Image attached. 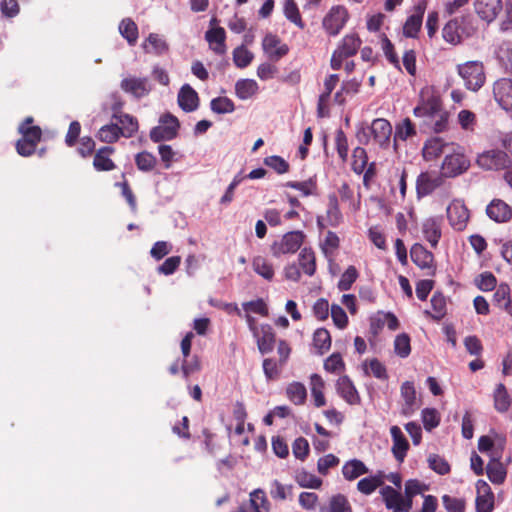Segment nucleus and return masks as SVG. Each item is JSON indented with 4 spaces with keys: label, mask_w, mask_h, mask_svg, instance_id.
<instances>
[{
    "label": "nucleus",
    "mask_w": 512,
    "mask_h": 512,
    "mask_svg": "<svg viewBox=\"0 0 512 512\" xmlns=\"http://www.w3.org/2000/svg\"><path fill=\"white\" fill-rule=\"evenodd\" d=\"M287 398L295 405H303L307 398V390L301 382H292L286 388Z\"/></svg>",
    "instance_id": "4c0bfd02"
},
{
    "label": "nucleus",
    "mask_w": 512,
    "mask_h": 512,
    "mask_svg": "<svg viewBox=\"0 0 512 512\" xmlns=\"http://www.w3.org/2000/svg\"><path fill=\"white\" fill-rule=\"evenodd\" d=\"M493 94L496 102L506 111L512 109V80L498 79L493 85Z\"/></svg>",
    "instance_id": "ddd939ff"
},
{
    "label": "nucleus",
    "mask_w": 512,
    "mask_h": 512,
    "mask_svg": "<svg viewBox=\"0 0 512 512\" xmlns=\"http://www.w3.org/2000/svg\"><path fill=\"white\" fill-rule=\"evenodd\" d=\"M433 313L426 311V314L434 320L440 321L446 315V298L440 292H435L430 300Z\"/></svg>",
    "instance_id": "79ce46f5"
},
{
    "label": "nucleus",
    "mask_w": 512,
    "mask_h": 512,
    "mask_svg": "<svg viewBox=\"0 0 512 512\" xmlns=\"http://www.w3.org/2000/svg\"><path fill=\"white\" fill-rule=\"evenodd\" d=\"M253 270L264 279L270 281L274 277V269L273 266L269 263V261L262 257L257 256L253 259L252 262Z\"/></svg>",
    "instance_id": "8fccbe9b"
},
{
    "label": "nucleus",
    "mask_w": 512,
    "mask_h": 512,
    "mask_svg": "<svg viewBox=\"0 0 512 512\" xmlns=\"http://www.w3.org/2000/svg\"><path fill=\"white\" fill-rule=\"evenodd\" d=\"M478 495L476 497L477 512H492L494 509V494L490 486L483 480L477 482Z\"/></svg>",
    "instance_id": "6ab92c4d"
},
{
    "label": "nucleus",
    "mask_w": 512,
    "mask_h": 512,
    "mask_svg": "<svg viewBox=\"0 0 512 512\" xmlns=\"http://www.w3.org/2000/svg\"><path fill=\"white\" fill-rule=\"evenodd\" d=\"M427 461L429 468L439 475H446L451 470L449 463L438 454H430Z\"/></svg>",
    "instance_id": "774afa93"
},
{
    "label": "nucleus",
    "mask_w": 512,
    "mask_h": 512,
    "mask_svg": "<svg viewBox=\"0 0 512 512\" xmlns=\"http://www.w3.org/2000/svg\"><path fill=\"white\" fill-rule=\"evenodd\" d=\"M368 471L367 466L358 459L349 460L342 467L343 476L348 481H353Z\"/></svg>",
    "instance_id": "2f4dec72"
},
{
    "label": "nucleus",
    "mask_w": 512,
    "mask_h": 512,
    "mask_svg": "<svg viewBox=\"0 0 512 512\" xmlns=\"http://www.w3.org/2000/svg\"><path fill=\"white\" fill-rule=\"evenodd\" d=\"M494 407L498 412H506L510 407V397L503 384H499L494 393Z\"/></svg>",
    "instance_id": "5fc2aeb1"
},
{
    "label": "nucleus",
    "mask_w": 512,
    "mask_h": 512,
    "mask_svg": "<svg viewBox=\"0 0 512 512\" xmlns=\"http://www.w3.org/2000/svg\"><path fill=\"white\" fill-rule=\"evenodd\" d=\"M362 41L356 33L347 34L343 37L337 50L346 58L352 57L357 54Z\"/></svg>",
    "instance_id": "7c9ffc66"
},
{
    "label": "nucleus",
    "mask_w": 512,
    "mask_h": 512,
    "mask_svg": "<svg viewBox=\"0 0 512 512\" xmlns=\"http://www.w3.org/2000/svg\"><path fill=\"white\" fill-rule=\"evenodd\" d=\"M510 287L506 283L498 285L496 291L493 294V304L498 308L504 310L511 301Z\"/></svg>",
    "instance_id": "13d9d810"
},
{
    "label": "nucleus",
    "mask_w": 512,
    "mask_h": 512,
    "mask_svg": "<svg viewBox=\"0 0 512 512\" xmlns=\"http://www.w3.org/2000/svg\"><path fill=\"white\" fill-rule=\"evenodd\" d=\"M348 16V11L344 6H334L323 18L322 26L329 35L336 36L345 26Z\"/></svg>",
    "instance_id": "6e6552de"
},
{
    "label": "nucleus",
    "mask_w": 512,
    "mask_h": 512,
    "mask_svg": "<svg viewBox=\"0 0 512 512\" xmlns=\"http://www.w3.org/2000/svg\"><path fill=\"white\" fill-rule=\"evenodd\" d=\"M121 130L119 128V125L117 123L107 124L102 126L96 137L104 143L107 144H113L119 140V138L122 136Z\"/></svg>",
    "instance_id": "ea45409f"
},
{
    "label": "nucleus",
    "mask_w": 512,
    "mask_h": 512,
    "mask_svg": "<svg viewBox=\"0 0 512 512\" xmlns=\"http://www.w3.org/2000/svg\"><path fill=\"white\" fill-rule=\"evenodd\" d=\"M254 55L245 46L241 45L233 51V61L238 68L247 67L253 60Z\"/></svg>",
    "instance_id": "e2e57ef3"
},
{
    "label": "nucleus",
    "mask_w": 512,
    "mask_h": 512,
    "mask_svg": "<svg viewBox=\"0 0 512 512\" xmlns=\"http://www.w3.org/2000/svg\"><path fill=\"white\" fill-rule=\"evenodd\" d=\"M146 42L148 43L149 46H151V49H149L148 46L144 44V49L148 53L162 55L166 53L169 49V46L166 43V41L156 33H151L146 39Z\"/></svg>",
    "instance_id": "de8ad7c7"
},
{
    "label": "nucleus",
    "mask_w": 512,
    "mask_h": 512,
    "mask_svg": "<svg viewBox=\"0 0 512 512\" xmlns=\"http://www.w3.org/2000/svg\"><path fill=\"white\" fill-rule=\"evenodd\" d=\"M211 110L217 114L232 113L235 110L234 102L228 97H217L210 102Z\"/></svg>",
    "instance_id": "052dcab7"
},
{
    "label": "nucleus",
    "mask_w": 512,
    "mask_h": 512,
    "mask_svg": "<svg viewBox=\"0 0 512 512\" xmlns=\"http://www.w3.org/2000/svg\"><path fill=\"white\" fill-rule=\"evenodd\" d=\"M486 473L494 484H502L505 481L506 469L499 460H491L486 467Z\"/></svg>",
    "instance_id": "37998d69"
},
{
    "label": "nucleus",
    "mask_w": 512,
    "mask_h": 512,
    "mask_svg": "<svg viewBox=\"0 0 512 512\" xmlns=\"http://www.w3.org/2000/svg\"><path fill=\"white\" fill-rule=\"evenodd\" d=\"M335 148L342 162H346L348 159L349 144L348 138L342 129H338L335 132Z\"/></svg>",
    "instance_id": "680f3d73"
},
{
    "label": "nucleus",
    "mask_w": 512,
    "mask_h": 512,
    "mask_svg": "<svg viewBox=\"0 0 512 512\" xmlns=\"http://www.w3.org/2000/svg\"><path fill=\"white\" fill-rule=\"evenodd\" d=\"M445 143L444 141L439 138L435 137L428 141H426L424 148H423V154L424 157L427 159H435L439 157L444 150Z\"/></svg>",
    "instance_id": "603ef678"
},
{
    "label": "nucleus",
    "mask_w": 512,
    "mask_h": 512,
    "mask_svg": "<svg viewBox=\"0 0 512 512\" xmlns=\"http://www.w3.org/2000/svg\"><path fill=\"white\" fill-rule=\"evenodd\" d=\"M453 20L457 21V26L463 39L471 38L477 33V23L471 14L455 17Z\"/></svg>",
    "instance_id": "473e14b6"
},
{
    "label": "nucleus",
    "mask_w": 512,
    "mask_h": 512,
    "mask_svg": "<svg viewBox=\"0 0 512 512\" xmlns=\"http://www.w3.org/2000/svg\"><path fill=\"white\" fill-rule=\"evenodd\" d=\"M383 484V479L381 476H377V475H374V476H370V477H366V478H363L361 479L358 483H357V489L362 493V494H365V495H370L372 494L378 487L382 486Z\"/></svg>",
    "instance_id": "bf43d9fd"
},
{
    "label": "nucleus",
    "mask_w": 512,
    "mask_h": 512,
    "mask_svg": "<svg viewBox=\"0 0 512 512\" xmlns=\"http://www.w3.org/2000/svg\"><path fill=\"white\" fill-rule=\"evenodd\" d=\"M416 135L415 125L410 118L403 119L396 125L394 140L400 139L406 141L408 138Z\"/></svg>",
    "instance_id": "864d4df0"
},
{
    "label": "nucleus",
    "mask_w": 512,
    "mask_h": 512,
    "mask_svg": "<svg viewBox=\"0 0 512 512\" xmlns=\"http://www.w3.org/2000/svg\"><path fill=\"white\" fill-rule=\"evenodd\" d=\"M119 32L129 45H135L138 40V27L131 18L123 19L119 24Z\"/></svg>",
    "instance_id": "a19ab883"
},
{
    "label": "nucleus",
    "mask_w": 512,
    "mask_h": 512,
    "mask_svg": "<svg viewBox=\"0 0 512 512\" xmlns=\"http://www.w3.org/2000/svg\"><path fill=\"white\" fill-rule=\"evenodd\" d=\"M262 46L268 58L275 62L279 61L289 52L287 44L282 43L281 39L273 34H268L264 37Z\"/></svg>",
    "instance_id": "4468645a"
},
{
    "label": "nucleus",
    "mask_w": 512,
    "mask_h": 512,
    "mask_svg": "<svg viewBox=\"0 0 512 512\" xmlns=\"http://www.w3.org/2000/svg\"><path fill=\"white\" fill-rule=\"evenodd\" d=\"M337 393L350 405H359L361 397L351 379L347 376H341L336 382Z\"/></svg>",
    "instance_id": "f3484780"
},
{
    "label": "nucleus",
    "mask_w": 512,
    "mask_h": 512,
    "mask_svg": "<svg viewBox=\"0 0 512 512\" xmlns=\"http://www.w3.org/2000/svg\"><path fill=\"white\" fill-rule=\"evenodd\" d=\"M410 257L413 263L421 269L431 268L434 260L433 254L419 243H415L411 247Z\"/></svg>",
    "instance_id": "cd10ccee"
},
{
    "label": "nucleus",
    "mask_w": 512,
    "mask_h": 512,
    "mask_svg": "<svg viewBox=\"0 0 512 512\" xmlns=\"http://www.w3.org/2000/svg\"><path fill=\"white\" fill-rule=\"evenodd\" d=\"M444 178L442 173L438 174L434 171L421 172L416 179L417 198L421 199L432 194L443 185Z\"/></svg>",
    "instance_id": "423d86ee"
},
{
    "label": "nucleus",
    "mask_w": 512,
    "mask_h": 512,
    "mask_svg": "<svg viewBox=\"0 0 512 512\" xmlns=\"http://www.w3.org/2000/svg\"><path fill=\"white\" fill-rule=\"evenodd\" d=\"M297 483L304 488L318 489L322 485V479L307 471L296 474Z\"/></svg>",
    "instance_id": "0e129e2a"
},
{
    "label": "nucleus",
    "mask_w": 512,
    "mask_h": 512,
    "mask_svg": "<svg viewBox=\"0 0 512 512\" xmlns=\"http://www.w3.org/2000/svg\"><path fill=\"white\" fill-rule=\"evenodd\" d=\"M474 8L477 15L487 23L493 22L502 11V0H475Z\"/></svg>",
    "instance_id": "2eb2a0df"
},
{
    "label": "nucleus",
    "mask_w": 512,
    "mask_h": 512,
    "mask_svg": "<svg viewBox=\"0 0 512 512\" xmlns=\"http://www.w3.org/2000/svg\"><path fill=\"white\" fill-rule=\"evenodd\" d=\"M486 213L497 223L508 222L512 218V208L501 199H493L487 206Z\"/></svg>",
    "instance_id": "aec40b11"
},
{
    "label": "nucleus",
    "mask_w": 512,
    "mask_h": 512,
    "mask_svg": "<svg viewBox=\"0 0 512 512\" xmlns=\"http://www.w3.org/2000/svg\"><path fill=\"white\" fill-rule=\"evenodd\" d=\"M447 218L454 230L462 231L469 220V210L462 200L454 199L446 209Z\"/></svg>",
    "instance_id": "9d476101"
},
{
    "label": "nucleus",
    "mask_w": 512,
    "mask_h": 512,
    "mask_svg": "<svg viewBox=\"0 0 512 512\" xmlns=\"http://www.w3.org/2000/svg\"><path fill=\"white\" fill-rule=\"evenodd\" d=\"M299 266L302 271L308 275L313 276L316 272V256L312 248L304 247L298 256Z\"/></svg>",
    "instance_id": "f704fd0d"
},
{
    "label": "nucleus",
    "mask_w": 512,
    "mask_h": 512,
    "mask_svg": "<svg viewBox=\"0 0 512 512\" xmlns=\"http://www.w3.org/2000/svg\"><path fill=\"white\" fill-rule=\"evenodd\" d=\"M115 152L112 146H104L97 150L93 159V166L97 171H111L115 169L116 165L110 158V155Z\"/></svg>",
    "instance_id": "bb28decb"
},
{
    "label": "nucleus",
    "mask_w": 512,
    "mask_h": 512,
    "mask_svg": "<svg viewBox=\"0 0 512 512\" xmlns=\"http://www.w3.org/2000/svg\"><path fill=\"white\" fill-rule=\"evenodd\" d=\"M121 106L122 105L120 103L113 105L112 118L117 121V124H120L119 128L122 131V136L125 138H130L134 136L139 129L138 120L130 114L123 113L121 111Z\"/></svg>",
    "instance_id": "f8f14e48"
},
{
    "label": "nucleus",
    "mask_w": 512,
    "mask_h": 512,
    "mask_svg": "<svg viewBox=\"0 0 512 512\" xmlns=\"http://www.w3.org/2000/svg\"><path fill=\"white\" fill-rule=\"evenodd\" d=\"M314 347L320 354L327 352L331 347V336L327 329L319 328L313 335Z\"/></svg>",
    "instance_id": "09e8293b"
},
{
    "label": "nucleus",
    "mask_w": 512,
    "mask_h": 512,
    "mask_svg": "<svg viewBox=\"0 0 512 512\" xmlns=\"http://www.w3.org/2000/svg\"><path fill=\"white\" fill-rule=\"evenodd\" d=\"M284 14L289 21L294 23L299 28L303 29L305 27L299 8L294 0H285Z\"/></svg>",
    "instance_id": "6e6d98bb"
},
{
    "label": "nucleus",
    "mask_w": 512,
    "mask_h": 512,
    "mask_svg": "<svg viewBox=\"0 0 512 512\" xmlns=\"http://www.w3.org/2000/svg\"><path fill=\"white\" fill-rule=\"evenodd\" d=\"M419 13L407 18L403 26V34L409 38H416L422 26L424 8L418 6Z\"/></svg>",
    "instance_id": "72a5a7b5"
},
{
    "label": "nucleus",
    "mask_w": 512,
    "mask_h": 512,
    "mask_svg": "<svg viewBox=\"0 0 512 512\" xmlns=\"http://www.w3.org/2000/svg\"><path fill=\"white\" fill-rule=\"evenodd\" d=\"M135 164L140 171L150 172L155 168L157 159L152 153L148 151H142L136 154Z\"/></svg>",
    "instance_id": "4d7b16f0"
},
{
    "label": "nucleus",
    "mask_w": 512,
    "mask_h": 512,
    "mask_svg": "<svg viewBox=\"0 0 512 512\" xmlns=\"http://www.w3.org/2000/svg\"><path fill=\"white\" fill-rule=\"evenodd\" d=\"M179 128L178 118L167 112L160 116L159 124L150 130L149 137L154 143L170 141L177 137Z\"/></svg>",
    "instance_id": "7ed1b4c3"
},
{
    "label": "nucleus",
    "mask_w": 512,
    "mask_h": 512,
    "mask_svg": "<svg viewBox=\"0 0 512 512\" xmlns=\"http://www.w3.org/2000/svg\"><path fill=\"white\" fill-rule=\"evenodd\" d=\"M477 163L486 170H501L509 166L510 160L507 153L500 150H490L479 155Z\"/></svg>",
    "instance_id": "9b49d317"
},
{
    "label": "nucleus",
    "mask_w": 512,
    "mask_h": 512,
    "mask_svg": "<svg viewBox=\"0 0 512 512\" xmlns=\"http://www.w3.org/2000/svg\"><path fill=\"white\" fill-rule=\"evenodd\" d=\"M311 395L316 407H322L326 404V399L323 393L325 382L319 374H312L310 377Z\"/></svg>",
    "instance_id": "c9c22d12"
},
{
    "label": "nucleus",
    "mask_w": 512,
    "mask_h": 512,
    "mask_svg": "<svg viewBox=\"0 0 512 512\" xmlns=\"http://www.w3.org/2000/svg\"><path fill=\"white\" fill-rule=\"evenodd\" d=\"M340 81L338 74H330L324 80V91L320 94L318 99V111L321 113L322 106L326 104L331 96V93L336 88Z\"/></svg>",
    "instance_id": "c03bdc74"
},
{
    "label": "nucleus",
    "mask_w": 512,
    "mask_h": 512,
    "mask_svg": "<svg viewBox=\"0 0 512 512\" xmlns=\"http://www.w3.org/2000/svg\"><path fill=\"white\" fill-rule=\"evenodd\" d=\"M365 373L372 374L375 378L386 380L388 378L386 367L376 358L365 363Z\"/></svg>",
    "instance_id": "338daca9"
},
{
    "label": "nucleus",
    "mask_w": 512,
    "mask_h": 512,
    "mask_svg": "<svg viewBox=\"0 0 512 512\" xmlns=\"http://www.w3.org/2000/svg\"><path fill=\"white\" fill-rule=\"evenodd\" d=\"M363 82V77H353L348 80H344L341 84V88L334 95V101L343 105L346 102V96L355 95L359 92Z\"/></svg>",
    "instance_id": "a878e982"
},
{
    "label": "nucleus",
    "mask_w": 512,
    "mask_h": 512,
    "mask_svg": "<svg viewBox=\"0 0 512 512\" xmlns=\"http://www.w3.org/2000/svg\"><path fill=\"white\" fill-rule=\"evenodd\" d=\"M305 235L302 231H290L282 239L272 245L274 256L295 253L302 245Z\"/></svg>",
    "instance_id": "1a4fd4ad"
},
{
    "label": "nucleus",
    "mask_w": 512,
    "mask_h": 512,
    "mask_svg": "<svg viewBox=\"0 0 512 512\" xmlns=\"http://www.w3.org/2000/svg\"><path fill=\"white\" fill-rule=\"evenodd\" d=\"M284 186L299 191L303 197L315 195L317 191V183L312 178L301 182L287 181Z\"/></svg>",
    "instance_id": "49530a36"
},
{
    "label": "nucleus",
    "mask_w": 512,
    "mask_h": 512,
    "mask_svg": "<svg viewBox=\"0 0 512 512\" xmlns=\"http://www.w3.org/2000/svg\"><path fill=\"white\" fill-rule=\"evenodd\" d=\"M416 118L422 119L421 126L435 133L447 129L449 113L445 110L439 91L431 85L419 92L417 105L413 109Z\"/></svg>",
    "instance_id": "f257e3e1"
},
{
    "label": "nucleus",
    "mask_w": 512,
    "mask_h": 512,
    "mask_svg": "<svg viewBox=\"0 0 512 512\" xmlns=\"http://www.w3.org/2000/svg\"><path fill=\"white\" fill-rule=\"evenodd\" d=\"M253 336L256 339L257 347L261 354H267L273 351L276 343V335L271 325H260L259 331Z\"/></svg>",
    "instance_id": "dca6fc26"
},
{
    "label": "nucleus",
    "mask_w": 512,
    "mask_h": 512,
    "mask_svg": "<svg viewBox=\"0 0 512 512\" xmlns=\"http://www.w3.org/2000/svg\"><path fill=\"white\" fill-rule=\"evenodd\" d=\"M441 218L430 217L424 220L422 223V233L424 238L435 248L441 238Z\"/></svg>",
    "instance_id": "393cba45"
},
{
    "label": "nucleus",
    "mask_w": 512,
    "mask_h": 512,
    "mask_svg": "<svg viewBox=\"0 0 512 512\" xmlns=\"http://www.w3.org/2000/svg\"><path fill=\"white\" fill-rule=\"evenodd\" d=\"M286 364L274 358H265L262 363L263 372L268 381H275L280 378Z\"/></svg>",
    "instance_id": "58836bf2"
},
{
    "label": "nucleus",
    "mask_w": 512,
    "mask_h": 512,
    "mask_svg": "<svg viewBox=\"0 0 512 512\" xmlns=\"http://www.w3.org/2000/svg\"><path fill=\"white\" fill-rule=\"evenodd\" d=\"M470 167L469 158L462 152H453L444 157L441 173L445 178H455L465 173Z\"/></svg>",
    "instance_id": "39448f33"
},
{
    "label": "nucleus",
    "mask_w": 512,
    "mask_h": 512,
    "mask_svg": "<svg viewBox=\"0 0 512 512\" xmlns=\"http://www.w3.org/2000/svg\"><path fill=\"white\" fill-rule=\"evenodd\" d=\"M442 36L446 42L452 45H458L463 40L459 32V27L457 26V21H454L453 19L448 21L443 27Z\"/></svg>",
    "instance_id": "3c124183"
},
{
    "label": "nucleus",
    "mask_w": 512,
    "mask_h": 512,
    "mask_svg": "<svg viewBox=\"0 0 512 512\" xmlns=\"http://www.w3.org/2000/svg\"><path fill=\"white\" fill-rule=\"evenodd\" d=\"M325 220L327 225L338 227L343 222V215L340 210L339 200L336 194H329Z\"/></svg>",
    "instance_id": "c85d7f7f"
},
{
    "label": "nucleus",
    "mask_w": 512,
    "mask_h": 512,
    "mask_svg": "<svg viewBox=\"0 0 512 512\" xmlns=\"http://www.w3.org/2000/svg\"><path fill=\"white\" fill-rule=\"evenodd\" d=\"M179 107L185 112L195 111L199 106L198 93L189 85L184 84L177 97Z\"/></svg>",
    "instance_id": "5701e85b"
},
{
    "label": "nucleus",
    "mask_w": 512,
    "mask_h": 512,
    "mask_svg": "<svg viewBox=\"0 0 512 512\" xmlns=\"http://www.w3.org/2000/svg\"><path fill=\"white\" fill-rule=\"evenodd\" d=\"M121 89L136 98H142L149 94L150 86L147 78L127 77L121 81Z\"/></svg>",
    "instance_id": "a211bd4d"
},
{
    "label": "nucleus",
    "mask_w": 512,
    "mask_h": 512,
    "mask_svg": "<svg viewBox=\"0 0 512 512\" xmlns=\"http://www.w3.org/2000/svg\"><path fill=\"white\" fill-rule=\"evenodd\" d=\"M390 434L392 437L393 445H392V453L395 459L402 463L407 455L409 450V443L402 433L400 427L394 425L390 428Z\"/></svg>",
    "instance_id": "412c9836"
},
{
    "label": "nucleus",
    "mask_w": 512,
    "mask_h": 512,
    "mask_svg": "<svg viewBox=\"0 0 512 512\" xmlns=\"http://www.w3.org/2000/svg\"><path fill=\"white\" fill-rule=\"evenodd\" d=\"M392 132V125L387 119L376 118L369 126L359 127L356 132V138L361 144L367 145L370 141H373L381 149H388Z\"/></svg>",
    "instance_id": "f03ea898"
},
{
    "label": "nucleus",
    "mask_w": 512,
    "mask_h": 512,
    "mask_svg": "<svg viewBox=\"0 0 512 512\" xmlns=\"http://www.w3.org/2000/svg\"><path fill=\"white\" fill-rule=\"evenodd\" d=\"M33 121V117H26L20 124L18 131L22 135L21 138L33 141V143L38 145L42 138V130L39 126L32 125Z\"/></svg>",
    "instance_id": "c756f323"
},
{
    "label": "nucleus",
    "mask_w": 512,
    "mask_h": 512,
    "mask_svg": "<svg viewBox=\"0 0 512 512\" xmlns=\"http://www.w3.org/2000/svg\"><path fill=\"white\" fill-rule=\"evenodd\" d=\"M400 394L404 401L401 413L405 416L413 414L418 408L414 383L411 381H405L401 385Z\"/></svg>",
    "instance_id": "4be33fe9"
},
{
    "label": "nucleus",
    "mask_w": 512,
    "mask_h": 512,
    "mask_svg": "<svg viewBox=\"0 0 512 512\" xmlns=\"http://www.w3.org/2000/svg\"><path fill=\"white\" fill-rule=\"evenodd\" d=\"M258 84L253 79H241L235 84V94L241 100H247L258 92Z\"/></svg>",
    "instance_id": "e433bc0d"
},
{
    "label": "nucleus",
    "mask_w": 512,
    "mask_h": 512,
    "mask_svg": "<svg viewBox=\"0 0 512 512\" xmlns=\"http://www.w3.org/2000/svg\"><path fill=\"white\" fill-rule=\"evenodd\" d=\"M205 40L215 54L224 55L226 53V32L223 27H215L207 30L205 32Z\"/></svg>",
    "instance_id": "b1692460"
},
{
    "label": "nucleus",
    "mask_w": 512,
    "mask_h": 512,
    "mask_svg": "<svg viewBox=\"0 0 512 512\" xmlns=\"http://www.w3.org/2000/svg\"><path fill=\"white\" fill-rule=\"evenodd\" d=\"M368 165L367 152L363 147L357 146L352 152L351 169L356 174H362Z\"/></svg>",
    "instance_id": "a18cd8bd"
},
{
    "label": "nucleus",
    "mask_w": 512,
    "mask_h": 512,
    "mask_svg": "<svg viewBox=\"0 0 512 512\" xmlns=\"http://www.w3.org/2000/svg\"><path fill=\"white\" fill-rule=\"evenodd\" d=\"M380 494L388 510H392V512H410L413 501L407 499L393 487H383Z\"/></svg>",
    "instance_id": "0eeeda50"
},
{
    "label": "nucleus",
    "mask_w": 512,
    "mask_h": 512,
    "mask_svg": "<svg viewBox=\"0 0 512 512\" xmlns=\"http://www.w3.org/2000/svg\"><path fill=\"white\" fill-rule=\"evenodd\" d=\"M457 70L464 80L467 89L476 92L484 85L486 76L482 62L468 61L462 65H458Z\"/></svg>",
    "instance_id": "20e7f679"
},
{
    "label": "nucleus",
    "mask_w": 512,
    "mask_h": 512,
    "mask_svg": "<svg viewBox=\"0 0 512 512\" xmlns=\"http://www.w3.org/2000/svg\"><path fill=\"white\" fill-rule=\"evenodd\" d=\"M359 273L355 266H349L344 273L341 275V278L337 284V287L340 291H348L351 289L353 283L357 280Z\"/></svg>",
    "instance_id": "69168bd1"
}]
</instances>
